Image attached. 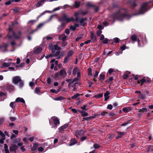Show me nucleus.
Segmentation results:
<instances>
[{
	"label": "nucleus",
	"instance_id": "obj_46",
	"mask_svg": "<svg viewBox=\"0 0 153 153\" xmlns=\"http://www.w3.org/2000/svg\"><path fill=\"white\" fill-rule=\"evenodd\" d=\"M54 48L56 50H59L60 48L58 45H54Z\"/></svg>",
	"mask_w": 153,
	"mask_h": 153
},
{
	"label": "nucleus",
	"instance_id": "obj_27",
	"mask_svg": "<svg viewBox=\"0 0 153 153\" xmlns=\"http://www.w3.org/2000/svg\"><path fill=\"white\" fill-rule=\"evenodd\" d=\"M80 4V2H78L76 1L75 2L74 4V6L75 8H77L79 6Z\"/></svg>",
	"mask_w": 153,
	"mask_h": 153
},
{
	"label": "nucleus",
	"instance_id": "obj_42",
	"mask_svg": "<svg viewBox=\"0 0 153 153\" xmlns=\"http://www.w3.org/2000/svg\"><path fill=\"white\" fill-rule=\"evenodd\" d=\"M102 96H103V94H99L98 95H96L95 96V97L96 98H100L102 97Z\"/></svg>",
	"mask_w": 153,
	"mask_h": 153
},
{
	"label": "nucleus",
	"instance_id": "obj_34",
	"mask_svg": "<svg viewBox=\"0 0 153 153\" xmlns=\"http://www.w3.org/2000/svg\"><path fill=\"white\" fill-rule=\"evenodd\" d=\"M145 95L142 94L139 95L138 96V98L140 99H144L145 98Z\"/></svg>",
	"mask_w": 153,
	"mask_h": 153
},
{
	"label": "nucleus",
	"instance_id": "obj_33",
	"mask_svg": "<svg viewBox=\"0 0 153 153\" xmlns=\"http://www.w3.org/2000/svg\"><path fill=\"white\" fill-rule=\"evenodd\" d=\"M153 150V145H150L148 146V151L151 152Z\"/></svg>",
	"mask_w": 153,
	"mask_h": 153
},
{
	"label": "nucleus",
	"instance_id": "obj_7",
	"mask_svg": "<svg viewBox=\"0 0 153 153\" xmlns=\"http://www.w3.org/2000/svg\"><path fill=\"white\" fill-rule=\"evenodd\" d=\"M87 13V12H83L82 10H80L77 12H75L74 14L76 18L75 21L76 22H78L79 21L78 16L80 15H85Z\"/></svg>",
	"mask_w": 153,
	"mask_h": 153
},
{
	"label": "nucleus",
	"instance_id": "obj_41",
	"mask_svg": "<svg viewBox=\"0 0 153 153\" xmlns=\"http://www.w3.org/2000/svg\"><path fill=\"white\" fill-rule=\"evenodd\" d=\"M42 5V3L41 1H40L38 2L36 5V7H39Z\"/></svg>",
	"mask_w": 153,
	"mask_h": 153
},
{
	"label": "nucleus",
	"instance_id": "obj_31",
	"mask_svg": "<svg viewBox=\"0 0 153 153\" xmlns=\"http://www.w3.org/2000/svg\"><path fill=\"white\" fill-rule=\"evenodd\" d=\"M88 75L89 76H91L92 75V70L90 68H89L88 70Z\"/></svg>",
	"mask_w": 153,
	"mask_h": 153
},
{
	"label": "nucleus",
	"instance_id": "obj_62",
	"mask_svg": "<svg viewBox=\"0 0 153 153\" xmlns=\"http://www.w3.org/2000/svg\"><path fill=\"white\" fill-rule=\"evenodd\" d=\"M13 132L16 135H18V134L19 131L17 130H13Z\"/></svg>",
	"mask_w": 153,
	"mask_h": 153
},
{
	"label": "nucleus",
	"instance_id": "obj_45",
	"mask_svg": "<svg viewBox=\"0 0 153 153\" xmlns=\"http://www.w3.org/2000/svg\"><path fill=\"white\" fill-rule=\"evenodd\" d=\"M60 53L59 51L56 52L55 54H54V52H53V54H52L53 57L56 56H58Z\"/></svg>",
	"mask_w": 153,
	"mask_h": 153
},
{
	"label": "nucleus",
	"instance_id": "obj_53",
	"mask_svg": "<svg viewBox=\"0 0 153 153\" xmlns=\"http://www.w3.org/2000/svg\"><path fill=\"white\" fill-rule=\"evenodd\" d=\"M53 57V56L52 55V54H50L49 55H47L45 56V58L46 59H48L49 58H52Z\"/></svg>",
	"mask_w": 153,
	"mask_h": 153
},
{
	"label": "nucleus",
	"instance_id": "obj_55",
	"mask_svg": "<svg viewBox=\"0 0 153 153\" xmlns=\"http://www.w3.org/2000/svg\"><path fill=\"white\" fill-rule=\"evenodd\" d=\"M24 60L27 64H28L29 63L30 61L29 59L25 58L24 59Z\"/></svg>",
	"mask_w": 153,
	"mask_h": 153
},
{
	"label": "nucleus",
	"instance_id": "obj_4",
	"mask_svg": "<svg viewBox=\"0 0 153 153\" xmlns=\"http://www.w3.org/2000/svg\"><path fill=\"white\" fill-rule=\"evenodd\" d=\"M147 4V3H144L142 5L139 10L138 14H143L146 11V7Z\"/></svg>",
	"mask_w": 153,
	"mask_h": 153
},
{
	"label": "nucleus",
	"instance_id": "obj_21",
	"mask_svg": "<svg viewBox=\"0 0 153 153\" xmlns=\"http://www.w3.org/2000/svg\"><path fill=\"white\" fill-rule=\"evenodd\" d=\"M16 102H20L22 103H25V101L22 98L20 97L17 98L16 100Z\"/></svg>",
	"mask_w": 153,
	"mask_h": 153
},
{
	"label": "nucleus",
	"instance_id": "obj_15",
	"mask_svg": "<svg viewBox=\"0 0 153 153\" xmlns=\"http://www.w3.org/2000/svg\"><path fill=\"white\" fill-rule=\"evenodd\" d=\"M59 73L62 77H63V78H64L66 76V73L64 70H61L60 71Z\"/></svg>",
	"mask_w": 153,
	"mask_h": 153
},
{
	"label": "nucleus",
	"instance_id": "obj_20",
	"mask_svg": "<svg viewBox=\"0 0 153 153\" xmlns=\"http://www.w3.org/2000/svg\"><path fill=\"white\" fill-rule=\"evenodd\" d=\"M77 142L75 138H73L71 139L70 141V146H72L75 144Z\"/></svg>",
	"mask_w": 153,
	"mask_h": 153
},
{
	"label": "nucleus",
	"instance_id": "obj_36",
	"mask_svg": "<svg viewBox=\"0 0 153 153\" xmlns=\"http://www.w3.org/2000/svg\"><path fill=\"white\" fill-rule=\"evenodd\" d=\"M81 95V94H79L77 93L74 95V96L72 97L71 98L72 99H74L75 98H76L77 97H78Z\"/></svg>",
	"mask_w": 153,
	"mask_h": 153
},
{
	"label": "nucleus",
	"instance_id": "obj_5",
	"mask_svg": "<svg viewBox=\"0 0 153 153\" xmlns=\"http://www.w3.org/2000/svg\"><path fill=\"white\" fill-rule=\"evenodd\" d=\"M74 19L73 18L71 17L70 18H68L67 17V16L66 14H64L62 18L59 19V21H64L66 22H69L71 21H74Z\"/></svg>",
	"mask_w": 153,
	"mask_h": 153
},
{
	"label": "nucleus",
	"instance_id": "obj_2",
	"mask_svg": "<svg viewBox=\"0 0 153 153\" xmlns=\"http://www.w3.org/2000/svg\"><path fill=\"white\" fill-rule=\"evenodd\" d=\"M9 33L8 34V36L9 38H11V34H13V36L16 39H19L20 37L22 34L20 31H19L17 33L15 34V33L13 32L12 30V28L11 27H10L9 28Z\"/></svg>",
	"mask_w": 153,
	"mask_h": 153
},
{
	"label": "nucleus",
	"instance_id": "obj_29",
	"mask_svg": "<svg viewBox=\"0 0 153 153\" xmlns=\"http://www.w3.org/2000/svg\"><path fill=\"white\" fill-rule=\"evenodd\" d=\"M49 49L52 50V53L53 54V52H54L53 46L52 44H50L49 45Z\"/></svg>",
	"mask_w": 153,
	"mask_h": 153
},
{
	"label": "nucleus",
	"instance_id": "obj_9",
	"mask_svg": "<svg viewBox=\"0 0 153 153\" xmlns=\"http://www.w3.org/2000/svg\"><path fill=\"white\" fill-rule=\"evenodd\" d=\"M51 120H52L54 122V124L56 126H57V124L59 123V121L58 118L55 117H52L51 118Z\"/></svg>",
	"mask_w": 153,
	"mask_h": 153
},
{
	"label": "nucleus",
	"instance_id": "obj_47",
	"mask_svg": "<svg viewBox=\"0 0 153 153\" xmlns=\"http://www.w3.org/2000/svg\"><path fill=\"white\" fill-rule=\"evenodd\" d=\"M119 39L118 38H115L113 39V41L115 43H118L119 42Z\"/></svg>",
	"mask_w": 153,
	"mask_h": 153
},
{
	"label": "nucleus",
	"instance_id": "obj_17",
	"mask_svg": "<svg viewBox=\"0 0 153 153\" xmlns=\"http://www.w3.org/2000/svg\"><path fill=\"white\" fill-rule=\"evenodd\" d=\"M91 38L93 42H94L96 40V36L94 35L93 33L91 31L90 32Z\"/></svg>",
	"mask_w": 153,
	"mask_h": 153
},
{
	"label": "nucleus",
	"instance_id": "obj_61",
	"mask_svg": "<svg viewBox=\"0 0 153 153\" xmlns=\"http://www.w3.org/2000/svg\"><path fill=\"white\" fill-rule=\"evenodd\" d=\"M38 150L39 152H42L44 150L43 148L42 147H39L38 149Z\"/></svg>",
	"mask_w": 153,
	"mask_h": 153
},
{
	"label": "nucleus",
	"instance_id": "obj_28",
	"mask_svg": "<svg viewBox=\"0 0 153 153\" xmlns=\"http://www.w3.org/2000/svg\"><path fill=\"white\" fill-rule=\"evenodd\" d=\"M74 51L73 50H70L67 54V56H68L70 57L72 56V55L74 53Z\"/></svg>",
	"mask_w": 153,
	"mask_h": 153
},
{
	"label": "nucleus",
	"instance_id": "obj_6",
	"mask_svg": "<svg viewBox=\"0 0 153 153\" xmlns=\"http://www.w3.org/2000/svg\"><path fill=\"white\" fill-rule=\"evenodd\" d=\"M86 132L85 131L81 129L76 131L75 132V134L76 137L79 138L81 137Z\"/></svg>",
	"mask_w": 153,
	"mask_h": 153
},
{
	"label": "nucleus",
	"instance_id": "obj_13",
	"mask_svg": "<svg viewBox=\"0 0 153 153\" xmlns=\"http://www.w3.org/2000/svg\"><path fill=\"white\" fill-rule=\"evenodd\" d=\"M67 37V36H66L65 34H62L59 36V39L62 40L64 41L66 40Z\"/></svg>",
	"mask_w": 153,
	"mask_h": 153
},
{
	"label": "nucleus",
	"instance_id": "obj_59",
	"mask_svg": "<svg viewBox=\"0 0 153 153\" xmlns=\"http://www.w3.org/2000/svg\"><path fill=\"white\" fill-rule=\"evenodd\" d=\"M44 25V23H41L39 25L37 26V28H39L41 27Z\"/></svg>",
	"mask_w": 153,
	"mask_h": 153
},
{
	"label": "nucleus",
	"instance_id": "obj_38",
	"mask_svg": "<svg viewBox=\"0 0 153 153\" xmlns=\"http://www.w3.org/2000/svg\"><path fill=\"white\" fill-rule=\"evenodd\" d=\"M99 72L97 71H95V73L93 74V77L94 78H96L97 77L99 74Z\"/></svg>",
	"mask_w": 153,
	"mask_h": 153
},
{
	"label": "nucleus",
	"instance_id": "obj_58",
	"mask_svg": "<svg viewBox=\"0 0 153 153\" xmlns=\"http://www.w3.org/2000/svg\"><path fill=\"white\" fill-rule=\"evenodd\" d=\"M102 32L101 30H99V31H98L97 32V33H96L97 35L98 36H99L101 34V33H102Z\"/></svg>",
	"mask_w": 153,
	"mask_h": 153
},
{
	"label": "nucleus",
	"instance_id": "obj_3",
	"mask_svg": "<svg viewBox=\"0 0 153 153\" xmlns=\"http://www.w3.org/2000/svg\"><path fill=\"white\" fill-rule=\"evenodd\" d=\"M13 82L16 84H18L20 87H22L24 85L23 82L19 76L14 77L13 79Z\"/></svg>",
	"mask_w": 153,
	"mask_h": 153
},
{
	"label": "nucleus",
	"instance_id": "obj_22",
	"mask_svg": "<svg viewBox=\"0 0 153 153\" xmlns=\"http://www.w3.org/2000/svg\"><path fill=\"white\" fill-rule=\"evenodd\" d=\"M38 146V144L37 143H35L31 149L32 151H34L36 150Z\"/></svg>",
	"mask_w": 153,
	"mask_h": 153
},
{
	"label": "nucleus",
	"instance_id": "obj_1",
	"mask_svg": "<svg viewBox=\"0 0 153 153\" xmlns=\"http://www.w3.org/2000/svg\"><path fill=\"white\" fill-rule=\"evenodd\" d=\"M127 15L125 14H121L119 12H117L111 16L113 22L116 20L122 21L124 19H126Z\"/></svg>",
	"mask_w": 153,
	"mask_h": 153
},
{
	"label": "nucleus",
	"instance_id": "obj_37",
	"mask_svg": "<svg viewBox=\"0 0 153 153\" xmlns=\"http://www.w3.org/2000/svg\"><path fill=\"white\" fill-rule=\"evenodd\" d=\"M105 77V75L102 74H101L100 75V79L104 80Z\"/></svg>",
	"mask_w": 153,
	"mask_h": 153
},
{
	"label": "nucleus",
	"instance_id": "obj_64",
	"mask_svg": "<svg viewBox=\"0 0 153 153\" xmlns=\"http://www.w3.org/2000/svg\"><path fill=\"white\" fill-rule=\"evenodd\" d=\"M128 76L127 74H125L123 75V78L124 79H126L128 78Z\"/></svg>",
	"mask_w": 153,
	"mask_h": 153
},
{
	"label": "nucleus",
	"instance_id": "obj_8",
	"mask_svg": "<svg viewBox=\"0 0 153 153\" xmlns=\"http://www.w3.org/2000/svg\"><path fill=\"white\" fill-rule=\"evenodd\" d=\"M78 80V79L77 78H74L73 80V81H72V82H70L69 84V85H68V87L69 89H71V87L73 88V90L74 91H75L76 89V88L75 86V85L76 84V83H75L73 85H72V84H73V83L75 81H76Z\"/></svg>",
	"mask_w": 153,
	"mask_h": 153
},
{
	"label": "nucleus",
	"instance_id": "obj_14",
	"mask_svg": "<svg viewBox=\"0 0 153 153\" xmlns=\"http://www.w3.org/2000/svg\"><path fill=\"white\" fill-rule=\"evenodd\" d=\"M17 146L15 145H13L10 147V151L11 152H13L17 150Z\"/></svg>",
	"mask_w": 153,
	"mask_h": 153
},
{
	"label": "nucleus",
	"instance_id": "obj_43",
	"mask_svg": "<svg viewBox=\"0 0 153 153\" xmlns=\"http://www.w3.org/2000/svg\"><path fill=\"white\" fill-rule=\"evenodd\" d=\"M69 57L67 56L64 59V62L65 63H66L68 62V60L69 59Z\"/></svg>",
	"mask_w": 153,
	"mask_h": 153
},
{
	"label": "nucleus",
	"instance_id": "obj_51",
	"mask_svg": "<svg viewBox=\"0 0 153 153\" xmlns=\"http://www.w3.org/2000/svg\"><path fill=\"white\" fill-rule=\"evenodd\" d=\"M112 108L113 106L111 104L108 105L107 107V108L110 110L112 109Z\"/></svg>",
	"mask_w": 153,
	"mask_h": 153
},
{
	"label": "nucleus",
	"instance_id": "obj_56",
	"mask_svg": "<svg viewBox=\"0 0 153 153\" xmlns=\"http://www.w3.org/2000/svg\"><path fill=\"white\" fill-rule=\"evenodd\" d=\"M82 35L76 38V42H78L82 38Z\"/></svg>",
	"mask_w": 153,
	"mask_h": 153
},
{
	"label": "nucleus",
	"instance_id": "obj_35",
	"mask_svg": "<svg viewBox=\"0 0 153 153\" xmlns=\"http://www.w3.org/2000/svg\"><path fill=\"white\" fill-rule=\"evenodd\" d=\"M145 82H146V80H145V79L144 78L141 79L140 80H138L137 81L138 83H141V84L140 85H142V84L143 83Z\"/></svg>",
	"mask_w": 153,
	"mask_h": 153
},
{
	"label": "nucleus",
	"instance_id": "obj_60",
	"mask_svg": "<svg viewBox=\"0 0 153 153\" xmlns=\"http://www.w3.org/2000/svg\"><path fill=\"white\" fill-rule=\"evenodd\" d=\"M87 139V137L86 136H84L82 137L81 139V141H83L84 140H86Z\"/></svg>",
	"mask_w": 153,
	"mask_h": 153
},
{
	"label": "nucleus",
	"instance_id": "obj_12",
	"mask_svg": "<svg viewBox=\"0 0 153 153\" xmlns=\"http://www.w3.org/2000/svg\"><path fill=\"white\" fill-rule=\"evenodd\" d=\"M42 49V48L39 47L34 51V53L36 54H38L41 52Z\"/></svg>",
	"mask_w": 153,
	"mask_h": 153
},
{
	"label": "nucleus",
	"instance_id": "obj_18",
	"mask_svg": "<svg viewBox=\"0 0 153 153\" xmlns=\"http://www.w3.org/2000/svg\"><path fill=\"white\" fill-rule=\"evenodd\" d=\"M109 92L108 91H106L104 94L105 97V100H107L109 97Z\"/></svg>",
	"mask_w": 153,
	"mask_h": 153
},
{
	"label": "nucleus",
	"instance_id": "obj_54",
	"mask_svg": "<svg viewBox=\"0 0 153 153\" xmlns=\"http://www.w3.org/2000/svg\"><path fill=\"white\" fill-rule=\"evenodd\" d=\"M29 85L32 88L34 85V84L33 82H30L29 83Z\"/></svg>",
	"mask_w": 153,
	"mask_h": 153
},
{
	"label": "nucleus",
	"instance_id": "obj_10",
	"mask_svg": "<svg viewBox=\"0 0 153 153\" xmlns=\"http://www.w3.org/2000/svg\"><path fill=\"white\" fill-rule=\"evenodd\" d=\"M13 64V65H15V63L13 62H4L2 64V66L1 67H7L10 66L11 65Z\"/></svg>",
	"mask_w": 153,
	"mask_h": 153
},
{
	"label": "nucleus",
	"instance_id": "obj_19",
	"mask_svg": "<svg viewBox=\"0 0 153 153\" xmlns=\"http://www.w3.org/2000/svg\"><path fill=\"white\" fill-rule=\"evenodd\" d=\"M62 77L60 75L59 73H56L55 74V78L56 79H60L62 78Z\"/></svg>",
	"mask_w": 153,
	"mask_h": 153
},
{
	"label": "nucleus",
	"instance_id": "obj_16",
	"mask_svg": "<svg viewBox=\"0 0 153 153\" xmlns=\"http://www.w3.org/2000/svg\"><path fill=\"white\" fill-rule=\"evenodd\" d=\"M87 18H85L81 19L80 21V22L81 25L84 26L86 23V21L87 20Z\"/></svg>",
	"mask_w": 153,
	"mask_h": 153
},
{
	"label": "nucleus",
	"instance_id": "obj_32",
	"mask_svg": "<svg viewBox=\"0 0 153 153\" xmlns=\"http://www.w3.org/2000/svg\"><path fill=\"white\" fill-rule=\"evenodd\" d=\"M131 39L133 41L135 42L137 41V37L135 35H133L131 37Z\"/></svg>",
	"mask_w": 153,
	"mask_h": 153
},
{
	"label": "nucleus",
	"instance_id": "obj_49",
	"mask_svg": "<svg viewBox=\"0 0 153 153\" xmlns=\"http://www.w3.org/2000/svg\"><path fill=\"white\" fill-rule=\"evenodd\" d=\"M62 26H63V25H60V26H59L58 27V30L60 32L62 30V29L63 28Z\"/></svg>",
	"mask_w": 153,
	"mask_h": 153
},
{
	"label": "nucleus",
	"instance_id": "obj_57",
	"mask_svg": "<svg viewBox=\"0 0 153 153\" xmlns=\"http://www.w3.org/2000/svg\"><path fill=\"white\" fill-rule=\"evenodd\" d=\"M50 91L51 92L53 93H57L59 91H56L55 90L52 89L50 90Z\"/></svg>",
	"mask_w": 153,
	"mask_h": 153
},
{
	"label": "nucleus",
	"instance_id": "obj_24",
	"mask_svg": "<svg viewBox=\"0 0 153 153\" xmlns=\"http://www.w3.org/2000/svg\"><path fill=\"white\" fill-rule=\"evenodd\" d=\"M4 149L5 153H9V151L8 149V146L6 144H4Z\"/></svg>",
	"mask_w": 153,
	"mask_h": 153
},
{
	"label": "nucleus",
	"instance_id": "obj_48",
	"mask_svg": "<svg viewBox=\"0 0 153 153\" xmlns=\"http://www.w3.org/2000/svg\"><path fill=\"white\" fill-rule=\"evenodd\" d=\"M65 98H64L62 97H58L56 98L55 100H62L64 99Z\"/></svg>",
	"mask_w": 153,
	"mask_h": 153
},
{
	"label": "nucleus",
	"instance_id": "obj_11",
	"mask_svg": "<svg viewBox=\"0 0 153 153\" xmlns=\"http://www.w3.org/2000/svg\"><path fill=\"white\" fill-rule=\"evenodd\" d=\"M116 132L117 134V136L116 137L117 139L121 138L122 136L126 134V133L124 132H120L119 131H117Z\"/></svg>",
	"mask_w": 153,
	"mask_h": 153
},
{
	"label": "nucleus",
	"instance_id": "obj_63",
	"mask_svg": "<svg viewBox=\"0 0 153 153\" xmlns=\"http://www.w3.org/2000/svg\"><path fill=\"white\" fill-rule=\"evenodd\" d=\"M10 119L11 121L13 122V121H14L15 120L16 118H15L14 117H10Z\"/></svg>",
	"mask_w": 153,
	"mask_h": 153
},
{
	"label": "nucleus",
	"instance_id": "obj_26",
	"mask_svg": "<svg viewBox=\"0 0 153 153\" xmlns=\"http://www.w3.org/2000/svg\"><path fill=\"white\" fill-rule=\"evenodd\" d=\"M79 71V70L76 67H75L74 68L73 71V74L74 75H76V73Z\"/></svg>",
	"mask_w": 153,
	"mask_h": 153
},
{
	"label": "nucleus",
	"instance_id": "obj_40",
	"mask_svg": "<svg viewBox=\"0 0 153 153\" xmlns=\"http://www.w3.org/2000/svg\"><path fill=\"white\" fill-rule=\"evenodd\" d=\"M94 147V149H96L97 148H99L100 146L97 143H95L93 146Z\"/></svg>",
	"mask_w": 153,
	"mask_h": 153
},
{
	"label": "nucleus",
	"instance_id": "obj_50",
	"mask_svg": "<svg viewBox=\"0 0 153 153\" xmlns=\"http://www.w3.org/2000/svg\"><path fill=\"white\" fill-rule=\"evenodd\" d=\"M70 29L73 31H74L76 30V28L74 26L71 25L70 27Z\"/></svg>",
	"mask_w": 153,
	"mask_h": 153
},
{
	"label": "nucleus",
	"instance_id": "obj_30",
	"mask_svg": "<svg viewBox=\"0 0 153 153\" xmlns=\"http://www.w3.org/2000/svg\"><path fill=\"white\" fill-rule=\"evenodd\" d=\"M40 88L38 87V88H36L35 89V93H36L37 94H40Z\"/></svg>",
	"mask_w": 153,
	"mask_h": 153
},
{
	"label": "nucleus",
	"instance_id": "obj_25",
	"mask_svg": "<svg viewBox=\"0 0 153 153\" xmlns=\"http://www.w3.org/2000/svg\"><path fill=\"white\" fill-rule=\"evenodd\" d=\"M131 108L130 107H127L124 108H123V111L125 113H127L130 110Z\"/></svg>",
	"mask_w": 153,
	"mask_h": 153
},
{
	"label": "nucleus",
	"instance_id": "obj_23",
	"mask_svg": "<svg viewBox=\"0 0 153 153\" xmlns=\"http://www.w3.org/2000/svg\"><path fill=\"white\" fill-rule=\"evenodd\" d=\"M68 127V124H65V125L60 127L59 128V131H63V130L66 128Z\"/></svg>",
	"mask_w": 153,
	"mask_h": 153
},
{
	"label": "nucleus",
	"instance_id": "obj_44",
	"mask_svg": "<svg viewBox=\"0 0 153 153\" xmlns=\"http://www.w3.org/2000/svg\"><path fill=\"white\" fill-rule=\"evenodd\" d=\"M69 109L71 110L74 113H76L77 112V110L75 109L72 108V107H70L69 108Z\"/></svg>",
	"mask_w": 153,
	"mask_h": 153
},
{
	"label": "nucleus",
	"instance_id": "obj_52",
	"mask_svg": "<svg viewBox=\"0 0 153 153\" xmlns=\"http://www.w3.org/2000/svg\"><path fill=\"white\" fill-rule=\"evenodd\" d=\"M142 111L143 112H147L148 111L147 109L146 108H143L141 109Z\"/></svg>",
	"mask_w": 153,
	"mask_h": 153
},
{
	"label": "nucleus",
	"instance_id": "obj_39",
	"mask_svg": "<svg viewBox=\"0 0 153 153\" xmlns=\"http://www.w3.org/2000/svg\"><path fill=\"white\" fill-rule=\"evenodd\" d=\"M88 115V114L86 112L84 111H83V112L82 114H81V116L83 117H85Z\"/></svg>",
	"mask_w": 153,
	"mask_h": 153
}]
</instances>
